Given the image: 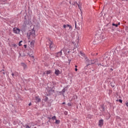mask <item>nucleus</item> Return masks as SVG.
<instances>
[{"mask_svg":"<svg viewBox=\"0 0 128 128\" xmlns=\"http://www.w3.org/2000/svg\"><path fill=\"white\" fill-rule=\"evenodd\" d=\"M27 36L28 40H35L36 37V31L34 30H29L27 34Z\"/></svg>","mask_w":128,"mask_h":128,"instance_id":"obj_1","label":"nucleus"},{"mask_svg":"<svg viewBox=\"0 0 128 128\" xmlns=\"http://www.w3.org/2000/svg\"><path fill=\"white\" fill-rule=\"evenodd\" d=\"M46 44L49 46V48L52 49L54 46V44L51 38H48V41L46 42Z\"/></svg>","mask_w":128,"mask_h":128,"instance_id":"obj_2","label":"nucleus"},{"mask_svg":"<svg viewBox=\"0 0 128 128\" xmlns=\"http://www.w3.org/2000/svg\"><path fill=\"white\" fill-rule=\"evenodd\" d=\"M13 32L16 34H18L20 32V30L17 28H13Z\"/></svg>","mask_w":128,"mask_h":128,"instance_id":"obj_3","label":"nucleus"},{"mask_svg":"<svg viewBox=\"0 0 128 128\" xmlns=\"http://www.w3.org/2000/svg\"><path fill=\"white\" fill-rule=\"evenodd\" d=\"M104 125V120H99V124L98 126L100 127H102Z\"/></svg>","mask_w":128,"mask_h":128,"instance_id":"obj_4","label":"nucleus"},{"mask_svg":"<svg viewBox=\"0 0 128 128\" xmlns=\"http://www.w3.org/2000/svg\"><path fill=\"white\" fill-rule=\"evenodd\" d=\"M35 100H36V103H38L41 101V99L40 98L39 96H38L35 97Z\"/></svg>","mask_w":128,"mask_h":128,"instance_id":"obj_5","label":"nucleus"},{"mask_svg":"<svg viewBox=\"0 0 128 128\" xmlns=\"http://www.w3.org/2000/svg\"><path fill=\"white\" fill-rule=\"evenodd\" d=\"M63 27L64 28H66L67 27H68L69 28V29H72V26H70V24H64Z\"/></svg>","mask_w":128,"mask_h":128,"instance_id":"obj_6","label":"nucleus"},{"mask_svg":"<svg viewBox=\"0 0 128 128\" xmlns=\"http://www.w3.org/2000/svg\"><path fill=\"white\" fill-rule=\"evenodd\" d=\"M28 42H30V46H31L30 47H33L34 46V40H32V42L28 41Z\"/></svg>","mask_w":128,"mask_h":128,"instance_id":"obj_7","label":"nucleus"},{"mask_svg":"<svg viewBox=\"0 0 128 128\" xmlns=\"http://www.w3.org/2000/svg\"><path fill=\"white\" fill-rule=\"evenodd\" d=\"M56 76H58V74H60V71L58 70H56L54 72Z\"/></svg>","mask_w":128,"mask_h":128,"instance_id":"obj_8","label":"nucleus"},{"mask_svg":"<svg viewBox=\"0 0 128 128\" xmlns=\"http://www.w3.org/2000/svg\"><path fill=\"white\" fill-rule=\"evenodd\" d=\"M21 66L24 68V70H25V68H27L26 64L24 63H21Z\"/></svg>","mask_w":128,"mask_h":128,"instance_id":"obj_9","label":"nucleus"},{"mask_svg":"<svg viewBox=\"0 0 128 128\" xmlns=\"http://www.w3.org/2000/svg\"><path fill=\"white\" fill-rule=\"evenodd\" d=\"M62 54V51H60V52H58L56 54V56L57 57L61 56Z\"/></svg>","mask_w":128,"mask_h":128,"instance_id":"obj_10","label":"nucleus"},{"mask_svg":"<svg viewBox=\"0 0 128 128\" xmlns=\"http://www.w3.org/2000/svg\"><path fill=\"white\" fill-rule=\"evenodd\" d=\"M51 72H52V70H50L46 71L44 74L46 73V74H51Z\"/></svg>","mask_w":128,"mask_h":128,"instance_id":"obj_11","label":"nucleus"},{"mask_svg":"<svg viewBox=\"0 0 128 128\" xmlns=\"http://www.w3.org/2000/svg\"><path fill=\"white\" fill-rule=\"evenodd\" d=\"M60 120H56V122H55L56 124H60Z\"/></svg>","mask_w":128,"mask_h":128,"instance_id":"obj_12","label":"nucleus"},{"mask_svg":"<svg viewBox=\"0 0 128 128\" xmlns=\"http://www.w3.org/2000/svg\"><path fill=\"white\" fill-rule=\"evenodd\" d=\"M56 116H53L52 117L51 119L52 120H56Z\"/></svg>","mask_w":128,"mask_h":128,"instance_id":"obj_13","label":"nucleus"},{"mask_svg":"<svg viewBox=\"0 0 128 128\" xmlns=\"http://www.w3.org/2000/svg\"><path fill=\"white\" fill-rule=\"evenodd\" d=\"M80 55H81L82 56L84 57L85 54H84V53H83L82 52H80Z\"/></svg>","mask_w":128,"mask_h":128,"instance_id":"obj_14","label":"nucleus"},{"mask_svg":"<svg viewBox=\"0 0 128 128\" xmlns=\"http://www.w3.org/2000/svg\"><path fill=\"white\" fill-rule=\"evenodd\" d=\"M48 100V97L46 96V98H44V101L47 102Z\"/></svg>","mask_w":128,"mask_h":128,"instance_id":"obj_15","label":"nucleus"},{"mask_svg":"<svg viewBox=\"0 0 128 128\" xmlns=\"http://www.w3.org/2000/svg\"><path fill=\"white\" fill-rule=\"evenodd\" d=\"M112 25L113 26H115L116 27H118V24H112Z\"/></svg>","mask_w":128,"mask_h":128,"instance_id":"obj_16","label":"nucleus"},{"mask_svg":"<svg viewBox=\"0 0 128 128\" xmlns=\"http://www.w3.org/2000/svg\"><path fill=\"white\" fill-rule=\"evenodd\" d=\"M22 41H20V42H19V44H18V46H21L22 44Z\"/></svg>","mask_w":128,"mask_h":128,"instance_id":"obj_17","label":"nucleus"},{"mask_svg":"<svg viewBox=\"0 0 128 128\" xmlns=\"http://www.w3.org/2000/svg\"><path fill=\"white\" fill-rule=\"evenodd\" d=\"M25 126H26V128H31V126H30L28 125H25Z\"/></svg>","mask_w":128,"mask_h":128,"instance_id":"obj_18","label":"nucleus"},{"mask_svg":"<svg viewBox=\"0 0 128 128\" xmlns=\"http://www.w3.org/2000/svg\"><path fill=\"white\" fill-rule=\"evenodd\" d=\"M64 115L67 116L68 114V112H64Z\"/></svg>","mask_w":128,"mask_h":128,"instance_id":"obj_19","label":"nucleus"},{"mask_svg":"<svg viewBox=\"0 0 128 128\" xmlns=\"http://www.w3.org/2000/svg\"><path fill=\"white\" fill-rule=\"evenodd\" d=\"M119 102H120V103L122 104V100H121V99H120V100H119Z\"/></svg>","mask_w":128,"mask_h":128,"instance_id":"obj_20","label":"nucleus"},{"mask_svg":"<svg viewBox=\"0 0 128 128\" xmlns=\"http://www.w3.org/2000/svg\"><path fill=\"white\" fill-rule=\"evenodd\" d=\"M68 106H72V104H71L70 103H68Z\"/></svg>","mask_w":128,"mask_h":128,"instance_id":"obj_21","label":"nucleus"},{"mask_svg":"<svg viewBox=\"0 0 128 128\" xmlns=\"http://www.w3.org/2000/svg\"><path fill=\"white\" fill-rule=\"evenodd\" d=\"M31 56V58H32L33 60H34V56Z\"/></svg>","mask_w":128,"mask_h":128,"instance_id":"obj_22","label":"nucleus"},{"mask_svg":"<svg viewBox=\"0 0 128 128\" xmlns=\"http://www.w3.org/2000/svg\"><path fill=\"white\" fill-rule=\"evenodd\" d=\"M32 105V102L29 103V104H28V106H31Z\"/></svg>","mask_w":128,"mask_h":128,"instance_id":"obj_23","label":"nucleus"},{"mask_svg":"<svg viewBox=\"0 0 128 128\" xmlns=\"http://www.w3.org/2000/svg\"><path fill=\"white\" fill-rule=\"evenodd\" d=\"M78 69L77 68H75V71L76 72H78Z\"/></svg>","mask_w":128,"mask_h":128,"instance_id":"obj_24","label":"nucleus"},{"mask_svg":"<svg viewBox=\"0 0 128 128\" xmlns=\"http://www.w3.org/2000/svg\"><path fill=\"white\" fill-rule=\"evenodd\" d=\"M12 76H14V73H12Z\"/></svg>","mask_w":128,"mask_h":128,"instance_id":"obj_25","label":"nucleus"},{"mask_svg":"<svg viewBox=\"0 0 128 128\" xmlns=\"http://www.w3.org/2000/svg\"><path fill=\"white\" fill-rule=\"evenodd\" d=\"M66 104V102H63L62 103V105H64V104Z\"/></svg>","mask_w":128,"mask_h":128,"instance_id":"obj_26","label":"nucleus"},{"mask_svg":"<svg viewBox=\"0 0 128 128\" xmlns=\"http://www.w3.org/2000/svg\"><path fill=\"white\" fill-rule=\"evenodd\" d=\"M120 22H118V26H120Z\"/></svg>","mask_w":128,"mask_h":128,"instance_id":"obj_27","label":"nucleus"},{"mask_svg":"<svg viewBox=\"0 0 128 128\" xmlns=\"http://www.w3.org/2000/svg\"><path fill=\"white\" fill-rule=\"evenodd\" d=\"M75 27L76 28V23L75 22Z\"/></svg>","mask_w":128,"mask_h":128,"instance_id":"obj_28","label":"nucleus"},{"mask_svg":"<svg viewBox=\"0 0 128 128\" xmlns=\"http://www.w3.org/2000/svg\"><path fill=\"white\" fill-rule=\"evenodd\" d=\"M24 46L25 48H26V45H24Z\"/></svg>","mask_w":128,"mask_h":128,"instance_id":"obj_29","label":"nucleus"},{"mask_svg":"<svg viewBox=\"0 0 128 128\" xmlns=\"http://www.w3.org/2000/svg\"><path fill=\"white\" fill-rule=\"evenodd\" d=\"M14 46L16 47V44H14Z\"/></svg>","mask_w":128,"mask_h":128,"instance_id":"obj_30","label":"nucleus"},{"mask_svg":"<svg viewBox=\"0 0 128 128\" xmlns=\"http://www.w3.org/2000/svg\"><path fill=\"white\" fill-rule=\"evenodd\" d=\"M3 74L5 75V72H2Z\"/></svg>","mask_w":128,"mask_h":128,"instance_id":"obj_31","label":"nucleus"},{"mask_svg":"<svg viewBox=\"0 0 128 128\" xmlns=\"http://www.w3.org/2000/svg\"><path fill=\"white\" fill-rule=\"evenodd\" d=\"M75 68H78V66H75Z\"/></svg>","mask_w":128,"mask_h":128,"instance_id":"obj_32","label":"nucleus"},{"mask_svg":"<svg viewBox=\"0 0 128 128\" xmlns=\"http://www.w3.org/2000/svg\"><path fill=\"white\" fill-rule=\"evenodd\" d=\"M48 118L49 120H51V118Z\"/></svg>","mask_w":128,"mask_h":128,"instance_id":"obj_33","label":"nucleus"},{"mask_svg":"<svg viewBox=\"0 0 128 128\" xmlns=\"http://www.w3.org/2000/svg\"><path fill=\"white\" fill-rule=\"evenodd\" d=\"M126 0V1H128V0Z\"/></svg>","mask_w":128,"mask_h":128,"instance_id":"obj_34","label":"nucleus"},{"mask_svg":"<svg viewBox=\"0 0 128 128\" xmlns=\"http://www.w3.org/2000/svg\"><path fill=\"white\" fill-rule=\"evenodd\" d=\"M2 72H4V70H2Z\"/></svg>","mask_w":128,"mask_h":128,"instance_id":"obj_35","label":"nucleus"},{"mask_svg":"<svg viewBox=\"0 0 128 128\" xmlns=\"http://www.w3.org/2000/svg\"><path fill=\"white\" fill-rule=\"evenodd\" d=\"M76 4H78L76 2H75Z\"/></svg>","mask_w":128,"mask_h":128,"instance_id":"obj_36","label":"nucleus"},{"mask_svg":"<svg viewBox=\"0 0 128 128\" xmlns=\"http://www.w3.org/2000/svg\"><path fill=\"white\" fill-rule=\"evenodd\" d=\"M94 63H91V64H93Z\"/></svg>","mask_w":128,"mask_h":128,"instance_id":"obj_37","label":"nucleus"}]
</instances>
